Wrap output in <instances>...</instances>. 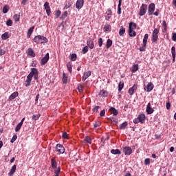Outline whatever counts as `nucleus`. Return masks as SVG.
<instances>
[{"label":"nucleus","mask_w":176,"mask_h":176,"mask_svg":"<svg viewBox=\"0 0 176 176\" xmlns=\"http://www.w3.org/2000/svg\"><path fill=\"white\" fill-rule=\"evenodd\" d=\"M98 43L99 47H101V46H102V43H104V41H102V38H99Z\"/></svg>","instance_id":"nucleus-53"},{"label":"nucleus","mask_w":176,"mask_h":176,"mask_svg":"<svg viewBox=\"0 0 176 176\" xmlns=\"http://www.w3.org/2000/svg\"><path fill=\"white\" fill-rule=\"evenodd\" d=\"M155 3H151L149 4L148 8V16H152L153 14V12H155Z\"/></svg>","instance_id":"nucleus-6"},{"label":"nucleus","mask_w":176,"mask_h":176,"mask_svg":"<svg viewBox=\"0 0 176 176\" xmlns=\"http://www.w3.org/2000/svg\"><path fill=\"white\" fill-rule=\"evenodd\" d=\"M9 12V6L6 5L3 8V13L6 14Z\"/></svg>","instance_id":"nucleus-41"},{"label":"nucleus","mask_w":176,"mask_h":176,"mask_svg":"<svg viewBox=\"0 0 176 176\" xmlns=\"http://www.w3.org/2000/svg\"><path fill=\"white\" fill-rule=\"evenodd\" d=\"M122 152L124 153V155L129 156V155L133 153V150L130 146H125L122 148Z\"/></svg>","instance_id":"nucleus-7"},{"label":"nucleus","mask_w":176,"mask_h":176,"mask_svg":"<svg viewBox=\"0 0 176 176\" xmlns=\"http://www.w3.org/2000/svg\"><path fill=\"white\" fill-rule=\"evenodd\" d=\"M55 15H56V19H58L60 17V16H61V11L56 10L55 12Z\"/></svg>","instance_id":"nucleus-51"},{"label":"nucleus","mask_w":176,"mask_h":176,"mask_svg":"<svg viewBox=\"0 0 176 176\" xmlns=\"http://www.w3.org/2000/svg\"><path fill=\"white\" fill-rule=\"evenodd\" d=\"M56 151L61 155L65 153V148H64V146H63V144H56Z\"/></svg>","instance_id":"nucleus-5"},{"label":"nucleus","mask_w":176,"mask_h":176,"mask_svg":"<svg viewBox=\"0 0 176 176\" xmlns=\"http://www.w3.org/2000/svg\"><path fill=\"white\" fill-rule=\"evenodd\" d=\"M138 118L140 122V123H145V119H146V117L145 116V114L142 113V114H140L138 116Z\"/></svg>","instance_id":"nucleus-16"},{"label":"nucleus","mask_w":176,"mask_h":176,"mask_svg":"<svg viewBox=\"0 0 176 176\" xmlns=\"http://www.w3.org/2000/svg\"><path fill=\"white\" fill-rule=\"evenodd\" d=\"M166 109H170L171 108V103H170V101L166 102Z\"/></svg>","instance_id":"nucleus-60"},{"label":"nucleus","mask_w":176,"mask_h":176,"mask_svg":"<svg viewBox=\"0 0 176 176\" xmlns=\"http://www.w3.org/2000/svg\"><path fill=\"white\" fill-rule=\"evenodd\" d=\"M89 52V47L87 46H85L82 48V53L83 54H86V53Z\"/></svg>","instance_id":"nucleus-56"},{"label":"nucleus","mask_w":176,"mask_h":176,"mask_svg":"<svg viewBox=\"0 0 176 176\" xmlns=\"http://www.w3.org/2000/svg\"><path fill=\"white\" fill-rule=\"evenodd\" d=\"M76 54H72L71 55V60L72 61H76Z\"/></svg>","instance_id":"nucleus-52"},{"label":"nucleus","mask_w":176,"mask_h":176,"mask_svg":"<svg viewBox=\"0 0 176 176\" xmlns=\"http://www.w3.org/2000/svg\"><path fill=\"white\" fill-rule=\"evenodd\" d=\"M138 65H134L132 66V72H137V71H138Z\"/></svg>","instance_id":"nucleus-42"},{"label":"nucleus","mask_w":176,"mask_h":176,"mask_svg":"<svg viewBox=\"0 0 176 176\" xmlns=\"http://www.w3.org/2000/svg\"><path fill=\"white\" fill-rule=\"evenodd\" d=\"M33 41L37 45H41V44H43V43H47V42H49V40L47 39V38H46V37H45L43 36H41V35L36 36L34 38Z\"/></svg>","instance_id":"nucleus-1"},{"label":"nucleus","mask_w":176,"mask_h":176,"mask_svg":"<svg viewBox=\"0 0 176 176\" xmlns=\"http://www.w3.org/2000/svg\"><path fill=\"white\" fill-rule=\"evenodd\" d=\"M104 29L107 32L111 31V25H104Z\"/></svg>","instance_id":"nucleus-48"},{"label":"nucleus","mask_w":176,"mask_h":176,"mask_svg":"<svg viewBox=\"0 0 176 176\" xmlns=\"http://www.w3.org/2000/svg\"><path fill=\"white\" fill-rule=\"evenodd\" d=\"M109 111L114 116H118V112L116 109H115V107H110Z\"/></svg>","instance_id":"nucleus-26"},{"label":"nucleus","mask_w":176,"mask_h":176,"mask_svg":"<svg viewBox=\"0 0 176 176\" xmlns=\"http://www.w3.org/2000/svg\"><path fill=\"white\" fill-rule=\"evenodd\" d=\"M62 138H63L64 140L68 139V134L67 133V132L63 133Z\"/></svg>","instance_id":"nucleus-57"},{"label":"nucleus","mask_w":176,"mask_h":176,"mask_svg":"<svg viewBox=\"0 0 176 176\" xmlns=\"http://www.w3.org/2000/svg\"><path fill=\"white\" fill-rule=\"evenodd\" d=\"M152 90H153V84L152 82H148L146 87V91L147 93H150Z\"/></svg>","instance_id":"nucleus-24"},{"label":"nucleus","mask_w":176,"mask_h":176,"mask_svg":"<svg viewBox=\"0 0 176 176\" xmlns=\"http://www.w3.org/2000/svg\"><path fill=\"white\" fill-rule=\"evenodd\" d=\"M34 30H35V26H32L30 29H28L27 32V38H31V35H32Z\"/></svg>","instance_id":"nucleus-19"},{"label":"nucleus","mask_w":176,"mask_h":176,"mask_svg":"<svg viewBox=\"0 0 176 176\" xmlns=\"http://www.w3.org/2000/svg\"><path fill=\"white\" fill-rule=\"evenodd\" d=\"M14 21H20V14H16L14 15Z\"/></svg>","instance_id":"nucleus-44"},{"label":"nucleus","mask_w":176,"mask_h":176,"mask_svg":"<svg viewBox=\"0 0 176 176\" xmlns=\"http://www.w3.org/2000/svg\"><path fill=\"white\" fill-rule=\"evenodd\" d=\"M128 124H129V123L127 122H123L122 124H120V129L124 130V129H126V127H127Z\"/></svg>","instance_id":"nucleus-35"},{"label":"nucleus","mask_w":176,"mask_h":176,"mask_svg":"<svg viewBox=\"0 0 176 176\" xmlns=\"http://www.w3.org/2000/svg\"><path fill=\"white\" fill-rule=\"evenodd\" d=\"M133 123H135V124H137L138 123H140V120L138 119V118H135V119L133 120Z\"/></svg>","instance_id":"nucleus-61"},{"label":"nucleus","mask_w":176,"mask_h":176,"mask_svg":"<svg viewBox=\"0 0 176 176\" xmlns=\"http://www.w3.org/2000/svg\"><path fill=\"white\" fill-rule=\"evenodd\" d=\"M123 87H124V82L123 81H120L118 84V91H122Z\"/></svg>","instance_id":"nucleus-32"},{"label":"nucleus","mask_w":176,"mask_h":176,"mask_svg":"<svg viewBox=\"0 0 176 176\" xmlns=\"http://www.w3.org/2000/svg\"><path fill=\"white\" fill-rule=\"evenodd\" d=\"M49 61V53H47L45 56L41 59V65H45Z\"/></svg>","instance_id":"nucleus-13"},{"label":"nucleus","mask_w":176,"mask_h":176,"mask_svg":"<svg viewBox=\"0 0 176 176\" xmlns=\"http://www.w3.org/2000/svg\"><path fill=\"white\" fill-rule=\"evenodd\" d=\"M111 153H112V155H122V151L119 149H111Z\"/></svg>","instance_id":"nucleus-28"},{"label":"nucleus","mask_w":176,"mask_h":176,"mask_svg":"<svg viewBox=\"0 0 176 176\" xmlns=\"http://www.w3.org/2000/svg\"><path fill=\"white\" fill-rule=\"evenodd\" d=\"M39 118H41L40 113H38L37 115H33L32 119V120H38V119H39Z\"/></svg>","instance_id":"nucleus-43"},{"label":"nucleus","mask_w":176,"mask_h":176,"mask_svg":"<svg viewBox=\"0 0 176 176\" xmlns=\"http://www.w3.org/2000/svg\"><path fill=\"white\" fill-rule=\"evenodd\" d=\"M100 97H108V91L104 89H102L99 93Z\"/></svg>","instance_id":"nucleus-25"},{"label":"nucleus","mask_w":176,"mask_h":176,"mask_svg":"<svg viewBox=\"0 0 176 176\" xmlns=\"http://www.w3.org/2000/svg\"><path fill=\"white\" fill-rule=\"evenodd\" d=\"M100 106H94L92 111L93 112H96V113H98V110L100 109Z\"/></svg>","instance_id":"nucleus-46"},{"label":"nucleus","mask_w":176,"mask_h":176,"mask_svg":"<svg viewBox=\"0 0 176 176\" xmlns=\"http://www.w3.org/2000/svg\"><path fill=\"white\" fill-rule=\"evenodd\" d=\"M122 6H118V11L117 13L118 14H122Z\"/></svg>","instance_id":"nucleus-59"},{"label":"nucleus","mask_w":176,"mask_h":176,"mask_svg":"<svg viewBox=\"0 0 176 176\" xmlns=\"http://www.w3.org/2000/svg\"><path fill=\"white\" fill-rule=\"evenodd\" d=\"M104 17L107 21H109V20L112 19V10H111V8H109L107 11L105 12Z\"/></svg>","instance_id":"nucleus-8"},{"label":"nucleus","mask_w":176,"mask_h":176,"mask_svg":"<svg viewBox=\"0 0 176 176\" xmlns=\"http://www.w3.org/2000/svg\"><path fill=\"white\" fill-rule=\"evenodd\" d=\"M112 43H113L112 40H111L109 38L107 39V41L106 43L107 49H109V47H111V46H112Z\"/></svg>","instance_id":"nucleus-34"},{"label":"nucleus","mask_w":176,"mask_h":176,"mask_svg":"<svg viewBox=\"0 0 176 176\" xmlns=\"http://www.w3.org/2000/svg\"><path fill=\"white\" fill-rule=\"evenodd\" d=\"M71 6H72V4L71 3V2H69V1L66 2L63 9H64V10H67V9H69V8Z\"/></svg>","instance_id":"nucleus-36"},{"label":"nucleus","mask_w":176,"mask_h":176,"mask_svg":"<svg viewBox=\"0 0 176 176\" xmlns=\"http://www.w3.org/2000/svg\"><path fill=\"white\" fill-rule=\"evenodd\" d=\"M16 140H17V135H13L12 138L10 140L11 144H13V142H14Z\"/></svg>","instance_id":"nucleus-58"},{"label":"nucleus","mask_w":176,"mask_h":176,"mask_svg":"<svg viewBox=\"0 0 176 176\" xmlns=\"http://www.w3.org/2000/svg\"><path fill=\"white\" fill-rule=\"evenodd\" d=\"M171 54L173 57V63H175L176 52L175 46L171 47Z\"/></svg>","instance_id":"nucleus-20"},{"label":"nucleus","mask_w":176,"mask_h":176,"mask_svg":"<svg viewBox=\"0 0 176 176\" xmlns=\"http://www.w3.org/2000/svg\"><path fill=\"white\" fill-rule=\"evenodd\" d=\"M62 82L65 85H67L68 83V76L64 72L63 73Z\"/></svg>","instance_id":"nucleus-21"},{"label":"nucleus","mask_w":176,"mask_h":176,"mask_svg":"<svg viewBox=\"0 0 176 176\" xmlns=\"http://www.w3.org/2000/svg\"><path fill=\"white\" fill-rule=\"evenodd\" d=\"M28 56H30V57H35V52L32 48L28 50Z\"/></svg>","instance_id":"nucleus-29"},{"label":"nucleus","mask_w":176,"mask_h":176,"mask_svg":"<svg viewBox=\"0 0 176 176\" xmlns=\"http://www.w3.org/2000/svg\"><path fill=\"white\" fill-rule=\"evenodd\" d=\"M124 32H126V28H123V26H121L119 30L120 36H123V35H124Z\"/></svg>","instance_id":"nucleus-31"},{"label":"nucleus","mask_w":176,"mask_h":176,"mask_svg":"<svg viewBox=\"0 0 176 176\" xmlns=\"http://www.w3.org/2000/svg\"><path fill=\"white\" fill-rule=\"evenodd\" d=\"M162 27L164 28V31H167V23H166V21H162Z\"/></svg>","instance_id":"nucleus-49"},{"label":"nucleus","mask_w":176,"mask_h":176,"mask_svg":"<svg viewBox=\"0 0 176 176\" xmlns=\"http://www.w3.org/2000/svg\"><path fill=\"white\" fill-rule=\"evenodd\" d=\"M16 97H19V92L14 91L9 96L8 101H13Z\"/></svg>","instance_id":"nucleus-14"},{"label":"nucleus","mask_w":176,"mask_h":176,"mask_svg":"<svg viewBox=\"0 0 176 176\" xmlns=\"http://www.w3.org/2000/svg\"><path fill=\"white\" fill-rule=\"evenodd\" d=\"M100 116L102 117V116H105V110H102L100 113Z\"/></svg>","instance_id":"nucleus-62"},{"label":"nucleus","mask_w":176,"mask_h":176,"mask_svg":"<svg viewBox=\"0 0 176 176\" xmlns=\"http://www.w3.org/2000/svg\"><path fill=\"white\" fill-rule=\"evenodd\" d=\"M91 75V71L85 72L82 78V82H85V80H86V79H87V78H89Z\"/></svg>","instance_id":"nucleus-18"},{"label":"nucleus","mask_w":176,"mask_h":176,"mask_svg":"<svg viewBox=\"0 0 176 176\" xmlns=\"http://www.w3.org/2000/svg\"><path fill=\"white\" fill-rule=\"evenodd\" d=\"M145 47H146V46H144V44H142V47H141L140 48V52H145Z\"/></svg>","instance_id":"nucleus-64"},{"label":"nucleus","mask_w":176,"mask_h":176,"mask_svg":"<svg viewBox=\"0 0 176 176\" xmlns=\"http://www.w3.org/2000/svg\"><path fill=\"white\" fill-rule=\"evenodd\" d=\"M138 87V85L134 84L132 87L129 89L128 94L129 96H133L134 92L137 91V89Z\"/></svg>","instance_id":"nucleus-9"},{"label":"nucleus","mask_w":176,"mask_h":176,"mask_svg":"<svg viewBox=\"0 0 176 176\" xmlns=\"http://www.w3.org/2000/svg\"><path fill=\"white\" fill-rule=\"evenodd\" d=\"M135 28H137V24L133 22L129 23V36H135V35H137V33L135 32V31L133 30Z\"/></svg>","instance_id":"nucleus-2"},{"label":"nucleus","mask_w":176,"mask_h":176,"mask_svg":"<svg viewBox=\"0 0 176 176\" xmlns=\"http://www.w3.org/2000/svg\"><path fill=\"white\" fill-rule=\"evenodd\" d=\"M51 164H52V168H56V167H57V162H56V159L52 158L51 160Z\"/></svg>","instance_id":"nucleus-33"},{"label":"nucleus","mask_w":176,"mask_h":176,"mask_svg":"<svg viewBox=\"0 0 176 176\" xmlns=\"http://www.w3.org/2000/svg\"><path fill=\"white\" fill-rule=\"evenodd\" d=\"M32 81V78L30 77V76H27V79L25 81V87H28V86H30Z\"/></svg>","instance_id":"nucleus-17"},{"label":"nucleus","mask_w":176,"mask_h":176,"mask_svg":"<svg viewBox=\"0 0 176 176\" xmlns=\"http://www.w3.org/2000/svg\"><path fill=\"white\" fill-rule=\"evenodd\" d=\"M83 89H85V87H83V85H80L78 86V90L79 93H82L83 91Z\"/></svg>","instance_id":"nucleus-50"},{"label":"nucleus","mask_w":176,"mask_h":176,"mask_svg":"<svg viewBox=\"0 0 176 176\" xmlns=\"http://www.w3.org/2000/svg\"><path fill=\"white\" fill-rule=\"evenodd\" d=\"M84 141L87 144H91V138H90V136H86L84 139Z\"/></svg>","instance_id":"nucleus-37"},{"label":"nucleus","mask_w":176,"mask_h":176,"mask_svg":"<svg viewBox=\"0 0 176 176\" xmlns=\"http://www.w3.org/2000/svg\"><path fill=\"white\" fill-rule=\"evenodd\" d=\"M160 31V28H155L152 33V42L153 43H156L157 39H159V32Z\"/></svg>","instance_id":"nucleus-3"},{"label":"nucleus","mask_w":176,"mask_h":176,"mask_svg":"<svg viewBox=\"0 0 176 176\" xmlns=\"http://www.w3.org/2000/svg\"><path fill=\"white\" fill-rule=\"evenodd\" d=\"M146 112H147V115H152V113L155 112V110L152 109V104H151V102L148 103L146 109Z\"/></svg>","instance_id":"nucleus-11"},{"label":"nucleus","mask_w":176,"mask_h":176,"mask_svg":"<svg viewBox=\"0 0 176 176\" xmlns=\"http://www.w3.org/2000/svg\"><path fill=\"white\" fill-rule=\"evenodd\" d=\"M68 16V12L67 11H65L62 15H61V20H65V19H67V16Z\"/></svg>","instance_id":"nucleus-39"},{"label":"nucleus","mask_w":176,"mask_h":176,"mask_svg":"<svg viewBox=\"0 0 176 176\" xmlns=\"http://www.w3.org/2000/svg\"><path fill=\"white\" fill-rule=\"evenodd\" d=\"M44 8H45V10L46 11L47 16H50V14H52V10L50 9V6L49 4V2L46 1L44 3Z\"/></svg>","instance_id":"nucleus-10"},{"label":"nucleus","mask_w":176,"mask_h":176,"mask_svg":"<svg viewBox=\"0 0 176 176\" xmlns=\"http://www.w3.org/2000/svg\"><path fill=\"white\" fill-rule=\"evenodd\" d=\"M87 45L90 49H94V41L93 40L87 41Z\"/></svg>","instance_id":"nucleus-30"},{"label":"nucleus","mask_w":176,"mask_h":176,"mask_svg":"<svg viewBox=\"0 0 176 176\" xmlns=\"http://www.w3.org/2000/svg\"><path fill=\"white\" fill-rule=\"evenodd\" d=\"M6 25H8V27H12V25H13V21H12V19H8L6 21Z\"/></svg>","instance_id":"nucleus-45"},{"label":"nucleus","mask_w":176,"mask_h":176,"mask_svg":"<svg viewBox=\"0 0 176 176\" xmlns=\"http://www.w3.org/2000/svg\"><path fill=\"white\" fill-rule=\"evenodd\" d=\"M147 9H148V5L142 4L139 10V13H138L139 16H140V17H142V16H145V14H146Z\"/></svg>","instance_id":"nucleus-4"},{"label":"nucleus","mask_w":176,"mask_h":176,"mask_svg":"<svg viewBox=\"0 0 176 176\" xmlns=\"http://www.w3.org/2000/svg\"><path fill=\"white\" fill-rule=\"evenodd\" d=\"M172 40L174 42H176V33H173V36H172Z\"/></svg>","instance_id":"nucleus-63"},{"label":"nucleus","mask_w":176,"mask_h":176,"mask_svg":"<svg viewBox=\"0 0 176 176\" xmlns=\"http://www.w3.org/2000/svg\"><path fill=\"white\" fill-rule=\"evenodd\" d=\"M84 3H85L84 0H77L76 3V9H78V10H80V9L83 8Z\"/></svg>","instance_id":"nucleus-12"},{"label":"nucleus","mask_w":176,"mask_h":176,"mask_svg":"<svg viewBox=\"0 0 176 176\" xmlns=\"http://www.w3.org/2000/svg\"><path fill=\"white\" fill-rule=\"evenodd\" d=\"M148 38H149V34H145L142 42L144 46H146V43H148Z\"/></svg>","instance_id":"nucleus-27"},{"label":"nucleus","mask_w":176,"mask_h":176,"mask_svg":"<svg viewBox=\"0 0 176 176\" xmlns=\"http://www.w3.org/2000/svg\"><path fill=\"white\" fill-rule=\"evenodd\" d=\"M21 126L20 124H18L15 127V131L17 133L20 131V129H21Z\"/></svg>","instance_id":"nucleus-55"},{"label":"nucleus","mask_w":176,"mask_h":176,"mask_svg":"<svg viewBox=\"0 0 176 176\" xmlns=\"http://www.w3.org/2000/svg\"><path fill=\"white\" fill-rule=\"evenodd\" d=\"M144 164H145L146 166H148V164H151V159H149V158H146V159L144 160Z\"/></svg>","instance_id":"nucleus-54"},{"label":"nucleus","mask_w":176,"mask_h":176,"mask_svg":"<svg viewBox=\"0 0 176 176\" xmlns=\"http://www.w3.org/2000/svg\"><path fill=\"white\" fill-rule=\"evenodd\" d=\"M54 168V174H60V171H61V167L58 166L57 168V166H56V168Z\"/></svg>","instance_id":"nucleus-38"},{"label":"nucleus","mask_w":176,"mask_h":176,"mask_svg":"<svg viewBox=\"0 0 176 176\" xmlns=\"http://www.w3.org/2000/svg\"><path fill=\"white\" fill-rule=\"evenodd\" d=\"M67 68L69 72H70V74H72V65L70 63L67 64Z\"/></svg>","instance_id":"nucleus-47"},{"label":"nucleus","mask_w":176,"mask_h":176,"mask_svg":"<svg viewBox=\"0 0 176 176\" xmlns=\"http://www.w3.org/2000/svg\"><path fill=\"white\" fill-rule=\"evenodd\" d=\"M9 38H10V34L8 32H6L1 35V39H3V41H6V39H9Z\"/></svg>","instance_id":"nucleus-22"},{"label":"nucleus","mask_w":176,"mask_h":176,"mask_svg":"<svg viewBox=\"0 0 176 176\" xmlns=\"http://www.w3.org/2000/svg\"><path fill=\"white\" fill-rule=\"evenodd\" d=\"M100 126H101V122H100V121L94 122V129H97V127H100Z\"/></svg>","instance_id":"nucleus-40"},{"label":"nucleus","mask_w":176,"mask_h":176,"mask_svg":"<svg viewBox=\"0 0 176 176\" xmlns=\"http://www.w3.org/2000/svg\"><path fill=\"white\" fill-rule=\"evenodd\" d=\"M16 168H17V166H16V165L12 166V167L11 168V169H10L9 173H8V175L9 176H13V175L16 172Z\"/></svg>","instance_id":"nucleus-23"},{"label":"nucleus","mask_w":176,"mask_h":176,"mask_svg":"<svg viewBox=\"0 0 176 176\" xmlns=\"http://www.w3.org/2000/svg\"><path fill=\"white\" fill-rule=\"evenodd\" d=\"M38 74V69L36 68H32L31 69V72L28 74V76L30 78H33L34 76Z\"/></svg>","instance_id":"nucleus-15"}]
</instances>
